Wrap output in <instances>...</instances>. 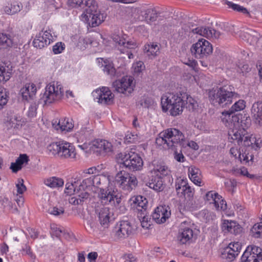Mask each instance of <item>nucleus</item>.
<instances>
[{
  "label": "nucleus",
  "instance_id": "nucleus-63",
  "mask_svg": "<svg viewBox=\"0 0 262 262\" xmlns=\"http://www.w3.org/2000/svg\"><path fill=\"white\" fill-rule=\"evenodd\" d=\"M216 210H225L227 209L226 204L225 201L222 199V197L220 195V201L218 202V204L215 203L214 205Z\"/></svg>",
  "mask_w": 262,
  "mask_h": 262
},
{
  "label": "nucleus",
  "instance_id": "nucleus-33",
  "mask_svg": "<svg viewBox=\"0 0 262 262\" xmlns=\"http://www.w3.org/2000/svg\"><path fill=\"white\" fill-rule=\"evenodd\" d=\"M11 71L5 63H0V82L5 83L10 78Z\"/></svg>",
  "mask_w": 262,
  "mask_h": 262
},
{
  "label": "nucleus",
  "instance_id": "nucleus-40",
  "mask_svg": "<svg viewBox=\"0 0 262 262\" xmlns=\"http://www.w3.org/2000/svg\"><path fill=\"white\" fill-rule=\"evenodd\" d=\"M143 212L138 213L139 218L143 228H148L150 226V217L147 214V210H143Z\"/></svg>",
  "mask_w": 262,
  "mask_h": 262
},
{
  "label": "nucleus",
  "instance_id": "nucleus-31",
  "mask_svg": "<svg viewBox=\"0 0 262 262\" xmlns=\"http://www.w3.org/2000/svg\"><path fill=\"white\" fill-rule=\"evenodd\" d=\"M244 146H251L255 150L259 149L262 146V138L248 135L247 139L244 141Z\"/></svg>",
  "mask_w": 262,
  "mask_h": 262
},
{
  "label": "nucleus",
  "instance_id": "nucleus-45",
  "mask_svg": "<svg viewBox=\"0 0 262 262\" xmlns=\"http://www.w3.org/2000/svg\"><path fill=\"white\" fill-rule=\"evenodd\" d=\"M57 125L62 130L70 131L74 126L69 118H63L59 120Z\"/></svg>",
  "mask_w": 262,
  "mask_h": 262
},
{
  "label": "nucleus",
  "instance_id": "nucleus-60",
  "mask_svg": "<svg viewBox=\"0 0 262 262\" xmlns=\"http://www.w3.org/2000/svg\"><path fill=\"white\" fill-rule=\"evenodd\" d=\"M193 194L192 189L188 185L184 188V191H182V192L179 195L180 197L187 195L188 197L191 198L193 196Z\"/></svg>",
  "mask_w": 262,
  "mask_h": 262
},
{
  "label": "nucleus",
  "instance_id": "nucleus-14",
  "mask_svg": "<svg viewBox=\"0 0 262 262\" xmlns=\"http://www.w3.org/2000/svg\"><path fill=\"white\" fill-rule=\"evenodd\" d=\"M98 198L101 203L103 204H111L116 207H118L121 202V195L116 193L114 191L112 192H107L105 188L100 190L98 193Z\"/></svg>",
  "mask_w": 262,
  "mask_h": 262
},
{
  "label": "nucleus",
  "instance_id": "nucleus-46",
  "mask_svg": "<svg viewBox=\"0 0 262 262\" xmlns=\"http://www.w3.org/2000/svg\"><path fill=\"white\" fill-rule=\"evenodd\" d=\"M251 235L255 238L262 237V222L255 224L251 229Z\"/></svg>",
  "mask_w": 262,
  "mask_h": 262
},
{
  "label": "nucleus",
  "instance_id": "nucleus-22",
  "mask_svg": "<svg viewBox=\"0 0 262 262\" xmlns=\"http://www.w3.org/2000/svg\"><path fill=\"white\" fill-rule=\"evenodd\" d=\"M194 232L192 229L189 227H181L179 231L177 236L180 244H190L193 241Z\"/></svg>",
  "mask_w": 262,
  "mask_h": 262
},
{
  "label": "nucleus",
  "instance_id": "nucleus-58",
  "mask_svg": "<svg viewBox=\"0 0 262 262\" xmlns=\"http://www.w3.org/2000/svg\"><path fill=\"white\" fill-rule=\"evenodd\" d=\"M133 68L134 73L138 74L145 69V66L142 61H139L133 64Z\"/></svg>",
  "mask_w": 262,
  "mask_h": 262
},
{
  "label": "nucleus",
  "instance_id": "nucleus-53",
  "mask_svg": "<svg viewBox=\"0 0 262 262\" xmlns=\"http://www.w3.org/2000/svg\"><path fill=\"white\" fill-rule=\"evenodd\" d=\"M244 33L246 34L245 36L246 39L247 41L251 40V41H256L257 40V33L254 31V30L247 29H246V32H244Z\"/></svg>",
  "mask_w": 262,
  "mask_h": 262
},
{
  "label": "nucleus",
  "instance_id": "nucleus-54",
  "mask_svg": "<svg viewBox=\"0 0 262 262\" xmlns=\"http://www.w3.org/2000/svg\"><path fill=\"white\" fill-rule=\"evenodd\" d=\"M188 185L187 181L183 179L178 180L176 183V189L178 194H180L182 191Z\"/></svg>",
  "mask_w": 262,
  "mask_h": 262
},
{
  "label": "nucleus",
  "instance_id": "nucleus-23",
  "mask_svg": "<svg viewBox=\"0 0 262 262\" xmlns=\"http://www.w3.org/2000/svg\"><path fill=\"white\" fill-rule=\"evenodd\" d=\"M194 34H199L207 38H219L221 37L222 34L214 29L209 27H200L193 30Z\"/></svg>",
  "mask_w": 262,
  "mask_h": 262
},
{
  "label": "nucleus",
  "instance_id": "nucleus-26",
  "mask_svg": "<svg viewBox=\"0 0 262 262\" xmlns=\"http://www.w3.org/2000/svg\"><path fill=\"white\" fill-rule=\"evenodd\" d=\"M251 111L255 122L259 125H262V101L254 103Z\"/></svg>",
  "mask_w": 262,
  "mask_h": 262
},
{
  "label": "nucleus",
  "instance_id": "nucleus-44",
  "mask_svg": "<svg viewBox=\"0 0 262 262\" xmlns=\"http://www.w3.org/2000/svg\"><path fill=\"white\" fill-rule=\"evenodd\" d=\"M231 250L230 248H225L221 253V258L225 260L227 262H231L234 260L238 255L231 252Z\"/></svg>",
  "mask_w": 262,
  "mask_h": 262
},
{
  "label": "nucleus",
  "instance_id": "nucleus-9",
  "mask_svg": "<svg viewBox=\"0 0 262 262\" xmlns=\"http://www.w3.org/2000/svg\"><path fill=\"white\" fill-rule=\"evenodd\" d=\"M248 121L247 124L244 123V125L243 121L241 120V127L229 128V139L231 138L233 141H236L238 145H244V141L247 139L249 135L246 130V128H248L250 125V119Z\"/></svg>",
  "mask_w": 262,
  "mask_h": 262
},
{
  "label": "nucleus",
  "instance_id": "nucleus-19",
  "mask_svg": "<svg viewBox=\"0 0 262 262\" xmlns=\"http://www.w3.org/2000/svg\"><path fill=\"white\" fill-rule=\"evenodd\" d=\"M242 115L235 113L224 111L222 113L221 119L223 123L229 128L241 127V118Z\"/></svg>",
  "mask_w": 262,
  "mask_h": 262
},
{
  "label": "nucleus",
  "instance_id": "nucleus-4",
  "mask_svg": "<svg viewBox=\"0 0 262 262\" xmlns=\"http://www.w3.org/2000/svg\"><path fill=\"white\" fill-rule=\"evenodd\" d=\"M49 151L62 160H76L77 153L75 147L70 143L60 141L52 143L48 146Z\"/></svg>",
  "mask_w": 262,
  "mask_h": 262
},
{
  "label": "nucleus",
  "instance_id": "nucleus-13",
  "mask_svg": "<svg viewBox=\"0 0 262 262\" xmlns=\"http://www.w3.org/2000/svg\"><path fill=\"white\" fill-rule=\"evenodd\" d=\"M241 262H262V249L255 245L249 246L241 257Z\"/></svg>",
  "mask_w": 262,
  "mask_h": 262
},
{
  "label": "nucleus",
  "instance_id": "nucleus-47",
  "mask_svg": "<svg viewBox=\"0 0 262 262\" xmlns=\"http://www.w3.org/2000/svg\"><path fill=\"white\" fill-rule=\"evenodd\" d=\"M205 199L209 202L210 204L214 205L215 203H217L218 204V202L220 201V195L213 191H210L206 194Z\"/></svg>",
  "mask_w": 262,
  "mask_h": 262
},
{
  "label": "nucleus",
  "instance_id": "nucleus-59",
  "mask_svg": "<svg viewBox=\"0 0 262 262\" xmlns=\"http://www.w3.org/2000/svg\"><path fill=\"white\" fill-rule=\"evenodd\" d=\"M16 186L17 188V191L19 194H21L26 190V187L24 184V180L22 179H18Z\"/></svg>",
  "mask_w": 262,
  "mask_h": 262
},
{
  "label": "nucleus",
  "instance_id": "nucleus-29",
  "mask_svg": "<svg viewBox=\"0 0 262 262\" xmlns=\"http://www.w3.org/2000/svg\"><path fill=\"white\" fill-rule=\"evenodd\" d=\"M111 212L108 207H104L101 208L98 212L99 221L100 224L105 227H107L110 222Z\"/></svg>",
  "mask_w": 262,
  "mask_h": 262
},
{
  "label": "nucleus",
  "instance_id": "nucleus-62",
  "mask_svg": "<svg viewBox=\"0 0 262 262\" xmlns=\"http://www.w3.org/2000/svg\"><path fill=\"white\" fill-rule=\"evenodd\" d=\"M188 173L189 178L197 176H201L200 170L198 168L192 166L189 167Z\"/></svg>",
  "mask_w": 262,
  "mask_h": 262
},
{
  "label": "nucleus",
  "instance_id": "nucleus-1",
  "mask_svg": "<svg viewBox=\"0 0 262 262\" xmlns=\"http://www.w3.org/2000/svg\"><path fill=\"white\" fill-rule=\"evenodd\" d=\"M186 96L187 92L185 89L163 94L161 98L162 111L164 112L169 111L172 116L181 114L185 107V97Z\"/></svg>",
  "mask_w": 262,
  "mask_h": 262
},
{
  "label": "nucleus",
  "instance_id": "nucleus-55",
  "mask_svg": "<svg viewBox=\"0 0 262 262\" xmlns=\"http://www.w3.org/2000/svg\"><path fill=\"white\" fill-rule=\"evenodd\" d=\"M79 192L78 189H76L73 183H67L66 184L64 193L67 195L76 194Z\"/></svg>",
  "mask_w": 262,
  "mask_h": 262
},
{
  "label": "nucleus",
  "instance_id": "nucleus-35",
  "mask_svg": "<svg viewBox=\"0 0 262 262\" xmlns=\"http://www.w3.org/2000/svg\"><path fill=\"white\" fill-rule=\"evenodd\" d=\"M135 206L138 211V213L143 212V210H146L147 206V201L145 198H143L142 196H137L133 202Z\"/></svg>",
  "mask_w": 262,
  "mask_h": 262
},
{
  "label": "nucleus",
  "instance_id": "nucleus-5",
  "mask_svg": "<svg viewBox=\"0 0 262 262\" xmlns=\"http://www.w3.org/2000/svg\"><path fill=\"white\" fill-rule=\"evenodd\" d=\"M64 90L61 85L54 82L50 83L46 88V90L41 97L40 103L50 104L54 101L60 99L63 95Z\"/></svg>",
  "mask_w": 262,
  "mask_h": 262
},
{
  "label": "nucleus",
  "instance_id": "nucleus-39",
  "mask_svg": "<svg viewBox=\"0 0 262 262\" xmlns=\"http://www.w3.org/2000/svg\"><path fill=\"white\" fill-rule=\"evenodd\" d=\"M89 196V193L86 191H82L80 194L69 199V203L72 205H79L82 204L85 199Z\"/></svg>",
  "mask_w": 262,
  "mask_h": 262
},
{
  "label": "nucleus",
  "instance_id": "nucleus-64",
  "mask_svg": "<svg viewBox=\"0 0 262 262\" xmlns=\"http://www.w3.org/2000/svg\"><path fill=\"white\" fill-rule=\"evenodd\" d=\"M192 27H193V25L190 23L183 25L182 27V30L184 31V35H188V33L191 32L193 33V30L195 28H192Z\"/></svg>",
  "mask_w": 262,
  "mask_h": 262
},
{
  "label": "nucleus",
  "instance_id": "nucleus-50",
  "mask_svg": "<svg viewBox=\"0 0 262 262\" xmlns=\"http://www.w3.org/2000/svg\"><path fill=\"white\" fill-rule=\"evenodd\" d=\"M245 106V101L243 100H239L236 102L227 111L235 113V112H238L244 110Z\"/></svg>",
  "mask_w": 262,
  "mask_h": 262
},
{
  "label": "nucleus",
  "instance_id": "nucleus-18",
  "mask_svg": "<svg viewBox=\"0 0 262 262\" xmlns=\"http://www.w3.org/2000/svg\"><path fill=\"white\" fill-rule=\"evenodd\" d=\"M133 231L131 223L127 221H122L115 227V237L118 239H124L128 237Z\"/></svg>",
  "mask_w": 262,
  "mask_h": 262
},
{
  "label": "nucleus",
  "instance_id": "nucleus-56",
  "mask_svg": "<svg viewBox=\"0 0 262 262\" xmlns=\"http://www.w3.org/2000/svg\"><path fill=\"white\" fill-rule=\"evenodd\" d=\"M227 248H230L231 250V252H234L237 255H238L242 249L241 245L238 242L230 243Z\"/></svg>",
  "mask_w": 262,
  "mask_h": 262
},
{
  "label": "nucleus",
  "instance_id": "nucleus-21",
  "mask_svg": "<svg viewBox=\"0 0 262 262\" xmlns=\"http://www.w3.org/2000/svg\"><path fill=\"white\" fill-rule=\"evenodd\" d=\"M171 214L169 208L165 206L157 207L152 214V219L158 224L163 223L166 222Z\"/></svg>",
  "mask_w": 262,
  "mask_h": 262
},
{
  "label": "nucleus",
  "instance_id": "nucleus-20",
  "mask_svg": "<svg viewBox=\"0 0 262 262\" xmlns=\"http://www.w3.org/2000/svg\"><path fill=\"white\" fill-rule=\"evenodd\" d=\"M52 39V36L50 32L42 30L36 35L33 41V45L36 48L42 49L48 46L51 43Z\"/></svg>",
  "mask_w": 262,
  "mask_h": 262
},
{
  "label": "nucleus",
  "instance_id": "nucleus-34",
  "mask_svg": "<svg viewBox=\"0 0 262 262\" xmlns=\"http://www.w3.org/2000/svg\"><path fill=\"white\" fill-rule=\"evenodd\" d=\"M152 171L160 178L169 176L170 174V170L168 167L162 164L155 165Z\"/></svg>",
  "mask_w": 262,
  "mask_h": 262
},
{
  "label": "nucleus",
  "instance_id": "nucleus-43",
  "mask_svg": "<svg viewBox=\"0 0 262 262\" xmlns=\"http://www.w3.org/2000/svg\"><path fill=\"white\" fill-rule=\"evenodd\" d=\"M185 107L189 111L193 112L197 109L198 104L197 102L187 93V96L185 97Z\"/></svg>",
  "mask_w": 262,
  "mask_h": 262
},
{
  "label": "nucleus",
  "instance_id": "nucleus-42",
  "mask_svg": "<svg viewBox=\"0 0 262 262\" xmlns=\"http://www.w3.org/2000/svg\"><path fill=\"white\" fill-rule=\"evenodd\" d=\"M45 184L52 188L59 187L63 185V180L59 178L52 177L45 180Z\"/></svg>",
  "mask_w": 262,
  "mask_h": 262
},
{
  "label": "nucleus",
  "instance_id": "nucleus-36",
  "mask_svg": "<svg viewBox=\"0 0 262 262\" xmlns=\"http://www.w3.org/2000/svg\"><path fill=\"white\" fill-rule=\"evenodd\" d=\"M23 6L21 3L14 2L4 7V11L8 14L12 15L20 11Z\"/></svg>",
  "mask_w": 262,
  "mask_h": 262
},
{
  "label": "nucleus",
  "instance_id": "nucleus-48",
  "mask_svg": "<svg viewBox=\"0 0 262 262\" xmlns=\"http://www.w3.org/2000/svg\"><path fill=\"white\" fill-rule=\"evenodd\" d=\"M154 103L152 99L148 96H143L138 102V104L144 108H149Z\"/></svg>",
  "mask_w": 262,
  "mask_h": 262
},
{
  "label": "nucleus",
  "instance_id": "nucleus-15",
  "mask_svg": "<svg viewBox=\"0 0 262 262\" xmlns=\"http://www.w3.org/2000/svg\"><path fill=\"white\" fill-rule=\"evenodd\" d=\"M95 3V7L88 8L86 9L87 14H82L81 16L86 17L89 25L91 27H96L101 24L105 19L106 15L96 11L97 6Z\"/></svg>",
  "mask_w": 262,
  "mask_h": 262
},
{
  "label": "nucleus",
  "instance_id": "nucleus-17",
  "mask_svg": "<svg viewBox=\"0 0 262 262\" xmlns=\"http://www.w3.org/2000/svg\"><path fill=\"white\" fill-rule=\"evenodd\" d=\"M93 96L97 102L103 104L110 105L113 103L114 96L107 87H102L93 92Z\"/></svg>",
  "mask_w": 262,
  "mask_h": 262
},
{
  "label": "nucleus",
  "instance_id": "nucleus-38",
  "mask_svg": "<svg viewBox=\"0 0 262 262\" xmlns=\"http://www.w3.org/2000/svg\"><path fill=\"white\" fill-rule=\"evenodd\" d=\"M159 47L157 44L152 43L151 44L145 45L144 50L148 56L152 58L158 55V53L159 52Z\"/></svg>",
  "mask_w": 262,
  "mask_h": 262
},
{
  "label": "nucleus",
  "instance_id": "nucleus-7",
  "mask_svg": "<svg viewBox=\"0 0 262 262\" xmlns=\"http://www.w3.org/2000/svg\"><path fill=\"white\" fill-rule=\"evenodd\" d=\"M78 146L83 150H90L97 152L108 153L112 151L113 145L107 140L97 139L89 143H84Z\"/></svg>",
  "mask_w": 262,
  "mask_h": 262
},
{
  "label": "nucleus",
  "instance_id": "nucleus-12",
  "mask_svg": "<svg viewBox=\"0 0 262 262\" xmlns=\"http://www.w3.org/2000/svg\"><path fill=\"white\" fill-rule=\"evenodd\" d=\"M113 86L117 92L128 95L134 91L133 79L132 77H123L115 81Z\"/></svg>",
  "mask_w": 262,
  "mask_h": 262
},
{
  "label": "nucleus",
  "instance_id": "nucleus-11",
  "mask_svg": "<svg viewBox=\"0 0 262 262\" xmlns=\"http://www.w3.org/2000/svg\"><path fill=\"white\" fill-rule=\"evenodd\" d=\"M191 51L195 55V57L203 58L212 53V47L208 41L202 38L192 45Z\"/></svg>",
  "mask_w": 262,
  "mask_h": 262
},
{
  "label": "nucleus",
  "instance_id": "nucleus-16",
  "mask_svg": "<svg viewBox=\"0 0 262 262\" xmlns=\"http://www.w3.org/2000/svg\"><path fill=\"white\" fill-rule=\"evenodd\" d=\"M110 176L105 174L92 176L83 181L87 186H93L100 190L107 187L110 184Z\"/></svg>",
  "mask_w": 262,
  "mask_h": 262
},
{
  "label": "nucleus",
  "instance_id": "nucleus-51",
  "mask_svg": "<svg viewBox=\"0 0 262 262\" xmlns=\"http://www.w3.org/2000/svg\"><path fill=\"white\" fill-rule=\"evenodd\" d=\"M1 205L4 208H7L11 210L13 213H18L19 211L16 207L13 208L11 202L7 198H3L0 200Z\"/></svg>",
  "mask_w": 262,
  "mask_h": 262
},
{
  "label": "nucleus",
  "instance_id": "nucleus-3",
  "mask_svg": "<svg viewBox=\"0 0 262 262\" xmlns=\"http://www.w3.org/2000/svg\"><path fill=\"white\" fill-rule=\"evenodd\" d=\"M238 97V95L231 91L226 86L216 87L210 90L208 92V98L210 103L214 106L226 107L232 102L233 98Z\"/></svg>",
  "mask_w": 262,
  "mask_h": 262
},
{
  "label": "nucleus",
  "instance_id": "nucleus-24",
  "mask_svg": "<svg viewBox=\"0 0 262 262\" xmlns=\"http://www.w3.org/2000/svg\"><path fill=\"white\" fill-rule=\"evenodd\" d=\"M99 66L102 68L103 71L110 77L118 76L116 70L114 67L113 63L107 59L102 58L97 59Z\"/></svg>",
  "mask_w": 262,
  "mask_h": 262
},
{
  "label": "nucleus",
  "instance_id": "nucleus-10",
  "mask_svg": "<svg viewBox=\"0 0 262 262\" xmlns=\"http://www.w3.org/2000/svg\"><path fill=\"white\" fill-rule=\"evenodd\" d=\"M111 38L115 42L116 47L121 53H126L129 59L133 58L134 55L128 51V49H135L137 47L136 42L132 40L126 41L124 37L120 36L117 34H113Z\"/></svg>",
  "mask_w": 262,
  "mask_h": 262
},
{
  "label": "nucleus",
  "instance_id": "nucleus-30",
  "mask_svg": "<svg viewBox=\"0 0 262 262\" xmlns=\"http://www.w3.org/2000/svg\"><path fill=\"white\" fill-rule=\"evenodd\" d=\"M95 1L94 0H68V4L73 8L82 7L88 8L95 7Z\"/></svg>",
  "mask_w": 262,
  "mask_h": 262
},
{
  "label": "nucleus",
  "instance_id": "nucleus-37",
  "mask_svg": "<svg viewBox=\"0 0 262 262\" xmlns=\"http://www.w3.org/2000/svg\"><path fill=\"white\" fill-rule=\"evenodd\" d=\"M13 40L10 35L0 34V49H5L11 47Z\"/></svg>",
  "mask_w": 262,
  "mask_h": 262
},
{
  "label": "nucleus",
  "instance_id": "nucleus-41",
  "mask_svg": "<svg viewBox=\"0 0 262 262\" xmlns=\"http://www.w3.org/2000/svg\"><path fill=\"white\" fill-rule=\"evenodd\" d=\"M148 186L156 190L160 191L163 189V182L161 178L159 177L155 178L152 179L148 184Z\"/></svg>",
  "mask_w": 262,
  "mask_h": 262
},
{
  "label": "nucleus",
  "instance_id": "nucleus-61",
  "mask_svg": "<svg viewBox=\"0 0 262 262\" xmlns=\"http://www.w3.org/2000/svg\"><path fill=\"white\" fill-rule=\"evenodd\" d=\"M64 49V44L61 42H58L56 43L53 47V51L54 54H57L62 52Z\"/></svg>",
  "mask_w": 262,
  "mask_h": 262
},
{
  "label": "nucleus",
  "instance_id": "nucleus-27",
  "mask_svg": "<svg viewBox=\"0 0 262 262\" xmlns=\"http://www.w3.org/2000/svg\"><path fill=\"white\" fill-rule=\"evenodd\" d=\"M222 228L225 232H230L234 234H237L242 231L240 226L236 222L231 220H224Z\"/></svg>",
  "mask_w": 262,
  "mask_h": 262
},
{
  "label": "nucleus",
  "instance_id": "nucleus-6",
  "mask_svg": "<svg viewBox=\"0 0 262 262\" xmlns=\"http://www.w3.org/2000/svg\"><path fill=\"white\" fill-rule=\"evenodd\" d=\"M115 183L121 189L130 191L137 185L138 181L135 176L122 170L116 174Z\"/></svg>",
  "mask_w": 262,
  "mask_h": 262
},
{
  "label": "nucleus",
  "instance_id": "nucleus-25",
  "mask_svg": "<svg viewBox=\"0 0 262 262\" xmlns=\"http://www.w3.org/2000/svg\"><path fill=\"white\" fill-rule=\"evenodd\" d=\"M36 91V85L32 83L26 84L20 91L23 98L27 101L33 99Z\"/></svg>",
  "mask_w": 262,
  "mask_h": 262
},
{
  "label": "nucleus",
  "instance_id": "nucleus-32",
  "mask_svg": "<svg viewBox=\"0 0 262 262\" xmlns=\"http://www.w3.org/2000/svg\"><path fill=\"white\" fill-rule=\"evenodd\" d=\"M141 14L142 20H145L148 24L155 21L158 17L157 11L154 9H148L141 11Z\"/></svg>",
  "mask_w": 262,
  "mask_h": 262
},
{
  "label": "nucleus",
  "instance_id": "nucleus-57",
  "mask_svg": "<svg viewBox=\"0 0 262 262\" xmlns=\"http://www.w3.org/2000/svg\"><path fill=\"white\" fill-rule=\"evenodd\" d=\"M8 102V96L3 90L0 88V110H2L4 106Z\"/></svg>",
  "mask_w": 262,
  "mask_h": 262
},
{
  "label": "nucleus",
  "instance_id": "nucleus-52",
  "mask_svg": "<svg viewBox=\"0 0 262 262\" xmlns=\"http://www.w3.org/2000/svg\"><path fill=\"white\" fill-rule=\"evenodd\" d=\"M48 213L50 214L56 216H59L61 215H63L64 213V209L63 207H51L49 208Z\"/></svg>",
  "mask_w": 262,
  "mask_h": 262
},
{
  "label": "nucleus",
  "instance_id": "nucleus-49",
  "mask_svg": "<svg viewBox=\"0 0 262 262\" xmlns=\"http://www.w3.org/2000/svg\"><path fill=\"white\" fill-rule=\"evenodd\" d=\"M227 4L229 8H232L234 11L241 12L245 14H247L249 16L250 15L248 10L243 6L236 4H234L231 2H228Z\"/></svg>",
  "mask_w": 262,
  "mask_h": 262
},
{
  "label": "nucleus",
  "instance_id": "nucleus-8",
  "mask_svg": "<svg viewBox=\"0 0 262 262\" xmlns=\"http://www.w3.org/2000/svg\"><path fill=\"white\" fill-rule=\"evenodd\" d=\"M121 165L130 170H140L143 166L142 158L134 152H130L124 155L121 154Z\"/></svg>",
  "mask_w": 262,
  "mask_h": 262
},
{
  "label": "nucleus",
  "instance_id": "nucleus-28",
  "mask_svg": "<svg viewBox=\"0 0 262 262\" xmlns=\"http://www.w3.org/2000/svg\"><path fill=\"white\" fill-rule=\"evenodd\" d=\"M29 161V157L26 154H20L15 162L11 163L10 168L13 172H17L22 168L23 165L27 164Z\"/></svg>",
  "mask_w": 262,
  "mask_h": 262
},
{
  "label": "nucleus",
  "instance_id": "nucleus-2",
  "mask_svg": "<svg viewBox=\"0 0 262 262\" xmlns=\"http://www.w3.org/2000/svg\"><path fill=\"white\" fill-rule=\"evenodd\" d=\"M185 136L179 130L175 128H167L161 132L156 139V143L158 145H163L173 150L177 149L178 147L182 148L185 145Z\"/></svg>",
  "mask_w": 262,
  "mask_h": 262
}]
</instances>
